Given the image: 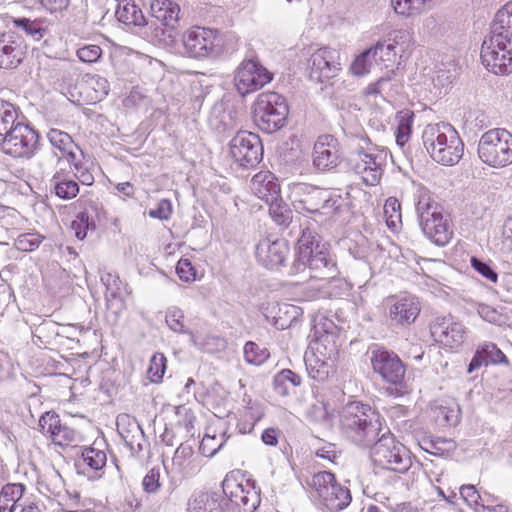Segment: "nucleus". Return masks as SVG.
Segmentation results:
<instances>
[{"label":"nucleus","instance_id":"nucleus-1","mask_svg":"<svg viewBox=\"0 0 512 512\" xmlns=\"http://www.w3.org/2000/svg\"><path fill=\"white\" fill-rule=\"evenodd\" d=\"M483 65L496 75L512 72V1L496 13L481 47Z\"/></svg>","mask_w":512,"mask_h":512},{"label":"nucleus","instance_id":"nucleus-2","mask_svg":"<svg viewBox=\"0 0 512 512\" xmlns=\"http://www.w3.org/2000/svg\"><path fill=\"white\" fill-rule=\"evenodd\" d=\"M340 427L353 443L369 447L386 426H383L380 414L370 406L350 402L340 412Z\"/></svg>","mask_w":512,"mask_h":512},{"label":"nucleus","instance_id":"nucleus-3","mask_svg":"<svg viewBox=\"0 0 512 512\" xmlns=\"http://www.w3.org/2000/svg\"><path fill=\"white\" fill-rule=\"evenodd\" d=\"M414 197L419 224L424 235L437 246L448 244L453 236V230L440 205L422 185L415 186Z\"/></svg>","mask_w":512,"mask_h":512},{"label":"nucleus","instance_id":"nucleus-4","mask_svg":"<svg viewBox=\"0 0 512 512\" xmlns=\"http://www.w3.org/2000/svg\"><path fill=\"white\" fill-rule=\"evenodd\" d=\"M423 144L431 158L445 166L459 162L464 144L457 130L449 123L429 124L422 133Z\"/></svg>","mask_w":512,"mask_h":512},{"label":"nucleus","instance_id":"nucleus-5","mask_svg":"<svg viewBox=\"0 0 512 512\" xmlns=\"http://www.w3.org/2000/svg\"><path fill=\"white\" fill-rule=\"evenodd\" d=\"M297 262L318 272L315 278H332L336 273V264L330 256L328 246L310 228H304L297 242Z\"/></svg>","mask_w":512,"mask_h":512},{"label":"nucleus","instance_id":"nucleus-6","mask_svg":"<svg viewBox=\"0 0 512 512\" xmlns=\"http://www.w3.org/2000/svg\"><path fill=\"white\" fill-rule=\"evenodd\" d=\"M291 197L296 209L315 216L316 222L322 223L338 209L339 196L331 190L307 183H297L292 187Z\"/></svg>","mask_w":512,"mask_h":512},{"label":"nucleus","instance_id":"nucleus-7","mask_svg":"<svg viewBox=\"0 0 512 512\" xmlns=\"http://www.w3.org/2000/svg\"><path fill=\"white\" fill-rule=\"evenodd\" d=\"M369 144L370 141L365 136L351 139L354 151L349 157V165L366 185L374 186L381 178L388 154L385 150L369 147Z\"/></svg>","mask_w":512,"mask_h":512},{"label":"nucleus","instance_id":"nucleus-8","mask_svg":"<svg viewBox=\"0 0 512 512\" xmlns=\"http://www.w3.org/2000/svg\"><path fill=\"white\" fill-rule=\"evenodd\" d=\"M371 444V458L375 465L398 473H405L412 461L409 451L397 442L388 427Z\"/></svg>","mask_w":512,"mask_h":512},{"label":"nucleus","instance_id":"nucleus-9","mask_svg":"<svg viewBox=\"0 0 512 512\" xmlns=\"http://www.w3.org/2000/svg\"><path fill=\"white\" fill-rule=\"evenodd\" d=\"M288 112L283 96L276 92H264L258 95L254 103L253 118L260 130L271 134L285 125Z\"/></svg>","mask_w":512,"mask_h":512},{"label":"nucleus","instance_id":"nucleus-10","mask_svg":"<svg viewBox=\"0 0 512 512\" xmlns=\"http://www.w3.org/2000/svg\"><path fill=\"white\" fill-rule=\"evenodd\" d=\"M481 161L494 168H502L512 163V134L501 128L485 132L478 143Z\"/></svg>","mask_w":512,"mask_h":512},{"label":"nucleus","instance_id":"nucleus-11","mask_svg":"<svg viewBox=\"0 0 512 512\" xmlns=\"http://www.w3.org/2000/svg\"><path fill=\"white\" fill-rule=\"evenodd\" d=\"M310 485L322 504L331 512L341 511L351 502L350 490L337 483L331 472L322 471L315 474Z\"/></svg>","mask_w":512,"mask_h":512},{"label":"nucleus","instance_id":"nucleus-12","mask_svg":"<svg viewBox=\"0 0 512 512\" xmlns=\"http://www.w3.org/2000/svg\"><path fill=\"white\" fill-rule=\"evenodd\" d=\"M5 154L15 158H30L37 149L38 133L28 125L18 122L7 135L0 138Z\"/></svg>","mask_w":512,"mask_h":512},{"label":"nucleus","instance_id":"nucleus-13","mask_svg":"<svg viewBox=\"0 0 512 512\" xmlns=\"http://www.w3.org/2000/svg\"><path fill=\"white\" fill-rule=\"evenodd\" d=\"M272 79L273 74L254 58L244 59L234 76L236 89L242 96L261 89Z\"/></svg>","mask_w":512,"mask_h":512},{"label":"nucleus","instance_id":"nucleus-14","mask_svg":"<svg viewBox=\"0 0 512 512\" xmlns=\"http://www.w3.org/2000/svg\"><path fill=\"white\" fill-rule=\"evenodd\" d=\"M183 45L191 57H215L221 53L220 39L216 30L194 27L183 35Z\"/></svg>","mask_w":512,"mask_h":512},{"label":"nucleus","instance_id":"nucleus-15","mask_svg":"<svg viewBox=\"0 0 512 512\" xmlns=\"http://www.w3.org/2000/svg\"><path fill=\"white\" fill-rule=\"evenodd\" d=\"M230 154L241 167H255L262 159L263 146L258 135L242 131L230 141Z\"/></svg>","mask_w":512,"mask_h":512},{"label":"nucleus","instance_id":"nucleus-16","mask_svg":"<svg viewBox=\"0 0 512 512\" xmlns=\"http://www.w3.org/2000/svg\"><path fill=\"white\" fill-rule=\"evenodd\" d=\"M308 68L310 79L317 83L334 78L341 69L339 51L329 47L316 50L308 60Z\"/></svg>","mask_w":512,"mask_h":512},{"label":"nucleus","instance_id":"nucleus-17","mask_svg":"<svg viewBox=\"0 0 512 512\" xmlns=\"http://www.w3.org/2000/svg\"><path fill=\"white\" fill-rule=\"evenodd\" d=\"M370 360L374 372L382 380L394 386L402 385L406 368L397 354L379 348L372 351Z\"/></svg>","mask_w":512,"mask_h":512},{"label":"nucleus","instance_id":"nucleus-18","mask_svg":"<svg viewBox=\"0 0 512 512\" xmlns=\"http://www.w3.org/2000/svg\"><path fill=\"white\" fill-rule=\"evenodd\" d=\"M313 166L319 171L335 169L341 162L340 145L330 134L320 135L313 148Z\"/></svg>","mask_w":512,"mask_h":512},{"label":"nucleus","instance_id":"nucleus-19","mask_svg":"<svg viewBox=\"0 0 512 512\" xmlns=\"http://www.w3.org/2000/svg\"><path fill=\"white\" fill-rule=\"evenodd\" d=\"M420 303L416 297H392L388 300V319L392 326H408L415 322L420 313Z\"/></svg>","mask_w":512,"mask_h":512},{"label":"nucleus","instance_id":"nucleus-20","mask_svg":"<svg viewBox=\"0 0 512 512\" xmlns=\"http://www.w3.org/2000/svg\"><path fill=\"white\" fill-rule=\"evenodd\" d=\"M310 349L304 357L307 373L315 381L324 382L329 377L338 350L330 353L328 348L314 345Z\"/></svg>","mask_w":512,"mask_h":512},{"label":"nucleus","instance_id":"nucleus-21","mask_svg":"<svg viewBox=\"0 0 512 512\" xmlns=\"http://www.w3.org/2000/svg\"><path fill=\"white\" fill-rule=\"evenodd\" d=\"M27 46L24 40L14 33L0 34V69H15L23 61Z\"/></svg>","mask_w":512,"mask_h":512},{"label":"nucleus","instance_id":"nucleus-22","mask_svg":"<svg viewBox=\"0 0 512 512\" xmlns=\"http://www.w3.org/2000/svg\"><path fill=\"white\" fill-rule=\"evenodd\" d=\"M289 253V247L284 239H262L256 245L255 255L263 266L269 269L280 267Z\"/></svg>","mask_w":512,"mask_h":512},{"label":"nucleus","instance_id":"nucleus-23","mask_svg":"<svg viewBox=\"0 0 512 512\" xmlns=\"http://www.w3.org/2000/svg\"><path fill=\"white\" fill-rule=\"evenodd\" d=\"M119 433L132 455H139L148 445V441L139 423L128 415L117 419Z\"/></svg>","mask_w":512,"mask_h":512},{"label":"nucleus","instance_id":"nucleus-24","mask_svg":"<svg viewBox=\"0 0 512 512\" xmlns=\"http://www.w3.org/2000/svg\"><path fill=\"white\" fill-rule=\"evenodd\" d=\"M223 491L230 501L239 508H242L244 512H254L261 502L259 492L254 487H250L249 484L244 486L225 480L223 482Z\"/></svg>","mask_w":512,"mask_h":512},{"label":"nucleus","instance_id":"nucleus-25","mask_svg":"<svg viewBox=\"0 0 512 512\" xmlns=\"http://www.w3.org/2000/svg\"><path fill=\"white\" fill-rule=\"evenodd\" d=\"M338 333V327L331 319L320 316L315 319L312 333L309 335L312 339L311 345L328 348L330 353L336 351Z\"/></svg>","mask_w":512,"mask_h":512},{"label":"nucleus","instance_id":"nucleus-26","mask_svg":"<svg viewBox=\"0 0 512 512\" xmlns=\"http://www.w3.org/2000/svg\"><path fill=\"white\" fill-rule=\"evenodd\" d=\"M431 331L438 341L450 348L460 346L465 335V329L462 324L450 322L448 319L435 323Z\"/></svg>","mask_w":512,"mask_h":512},{"label":"nucleus","instance_id":"nucleus-27","mask_svg":"<svg viewBox=\"0 0 512 512\" xmlns=\"http://www.w3.org/2000/svg\"><path fill=\"white\" fill-rule=\"evenodd\" d=\"M171 471L181 478H189L199 471V464L191 446L181 444L172 458Z\"/></svg>","mask_w":512,"mask_h":512},{"label":"nucleus","instance_id":"nucleus-28","mask_svg":"<svg viewBox=\"0 0 512 512\" xmlns=\"http://www.w3.org/2000/svg\"><path fill=\"white\" fill-rule=\"evenodd\" d=\"M507 362L508 360L504 353L494 343L485 342L477 348L467 371L472 373L481 366Z\"/></svg>","mask_w":512,"mask_h":512},{"label":"nucleus","instance_id":"nucleus-29","mask_svg":"<svg viewBox=\"0 0 512 512\" xmlns=\"http://www.w3.org/2000/svg\"><path fill=\"white\" fill-rule=\"evenodd\" d=\"M251 189L266 203L279 198L280 188L270 172H259L251 180Z\"/></svg>","mask_w":512,"mask_h":512},{"label":"nucleus","instance_id":"nucleus-30","mask_svg":"<svg viewBox=\"0 0 512 512\" xmlns=\"http://www.w3.org/2000/svg\"><path fill=\"white\" fill-rule=\"evenodd\" d=\"M209 124L219 133L232 130L237 125L236 112L224 103H216L211 110Z\"/></svg>","mask_w":512,"mask_h":512},{"label":"nucleus","instance_id":"nucleus-31","mask_svg":"<svg viewBox=\"0 0 512 512\" xmlns=\"http://www.w3.org/2000/svg\"><path fill=\"white\" fill-rule=\"evenodd\" d=\"M12 23L14 28L36 41L41 40L48 33L50 26L49 20L45 17H37L34 19L13 17Z\"/></svg>","mask_w":512,"mask_h":512},{"label":"nucleus","instance_id":"nucleus-32","mask_svg":"<svg viewBox=\"0 0 512 512\" xmlns=\"http://www.w3.org/2000/svg\"><path fill=\"white\" fill-rule=\"evenodd\" d=\"M25 485L22 483H8L0 492V512H15L23 502Z\"/></svg>","mask_w":512,"mask_h":512},{"label":"nucleus","instance_id":"nucleus-33","mask_svg":"<svg viewBox=\"0 0 512 512\" xmlns=\"http://www.w3.org/2000/svg\"><path fill=\"white\" fill-rule=\"evenodd\" d=\"M151 13L165 26L174 27L179 19L180 7L172 0H152Z\"/></svg>","mask_w":512,"mask_h":512},{"label":"nucleus","instance_id":"nucleus-34","mask_svg":"<svg viewBox=\"0 0 512 512\" xmlns=\"http://www.w3.org/2000/svg\"><path fill=\"white\" fill-rule=\"evenodd\" d=\"M115 16L119 22L127 26L142 27L147 24L141 9L132 0L119 2Z\"/></svg>","mask_w":512,"mask_h":512},{"label":"nucleus","instance_id":"nucleus-35","mask_svg":"<svg viewBox=\"0 0 512 512\" xmlns=\"http://www.w3.org/2000/svg\"><path fill=\"white\" fill-rule=\"evenodd\" d=\"M101 281L106 287V299L108 306H116L117 311H121L124 308L121 280L117 275L105 273L101 276Z\"/></svg>","mask_w":512,"mask_h":512},{"label":"nucleus","instance_id":"nucleus-36","mask_svg":"<svg viewBox=\"0 0 512 512\" xmlns=\"http://www.w3.org/2000/svg\"><path fill=\"white\" fill-rule=\"evenodd\" d=\"M50 182L55 195L63 200L73 199L79 193L78 183L72 179L62 178L59 171L53 174Z\"/></svg>","mask_w":512,"mask_h":512},{"label":"nucleus","instance_id":"nucleus-37","mask_svg":"<svg viewBox=\"0 0 512 512\" xmlns=\"http://www.w3.org/2000/svg\"><path fill=\"white\" fill-rule=\"evenodd\" d=\"M184 318V312L176 306L169 307L165 314V322L168 327L176 333L188 334L190 337V342L193 345H196L197 342L195 334L186 328L184 324Z\"/></svg>","mask_w":512,"mask_h":512},{"label":"nucleus","instance_id":"nucleus-38","mask_svg":"<svg viewBox=\"0 0 512 512\" xmlns=\"http://www.w3.org/2000/svg\"><path fill=\"white\" fill-rule=\"evenodd\" d=\"M301 384V377L289 369H283L277 373L273 380L274 390L281 396H287L290 388Z\"/></svg>","mask_w":512,"mask_h":512},{"label":"nucleus","instance_id":"nucleus-39","mask_svg":"<svg viewBox=\"0 0 512 512\" xmlns=\"http://www.w3.org/2000/svg\"><path fill=\"white\" fill-rule=\"evenodd\" d=\"M18 122L17 108L0 98V138L7 135Z\"/></svg>","mask_w":512,"mask_h":512},{"label":"nucleus","instance_id":"nucleus-40","mask_svg":"<svg viewBox=\"0 0 512 512\" xmlns=\"http://www.w3.org/2000/svg\"><path fill=\"white\" fill-rule=\"evenodd\" d=\"M217 511L215 495L206 492L195 494L188 503L187 512H214Z\"/></svg>","mask_w":512,"mask_h":512},{"label":"nucleus","instance_id":"nucleus-41","mask_svg":"<svg viewBox=\"0 0 512 512\" xmlns=\"http://www.w3.org/2000/svg\"><path fill=\"white\" fill-rule=\"evenodd\" d=\"M432 0H391L397 14L411 16L421 13Z\"/></svg>","mask_w":512,"mask_h":512},{"label":"nucleus","instance_id":"nucleus-42","mask_svg":"<svg viewBox=\"0 0 512 512\" xmlns=\"http://www.w3.org/2000/svg\"><path fill=\"white\" fill-rule=\"evenodd\" d=\"M374 63H377V61L374 60L372 51L369 48L354 59L349 70L354 76L363 77L370 73Z\"/></svg>","mask_w":512,"mask_h":512},{"label":"nucleus","instance_id":"nucleus-43","mask_svg":"<svg viewBox=\"0 0 512 512\" xmlns=\"http://www.w3.org/2000/svg\"><path fill=\"white\" fill-rule=\"evenodd\" d=\"M396 142L403 147L410 139L413 114L410 112H400L397 116Z\"/></svg>","mask_w":512,"mask_h":512},{"label":"nucleus","instance_id":"nucleus-44","mask_svg":"<svg viewBox=\"0 0 512 512\" xmlns=\"http://www.w3.org/2000/svg\"><path fill=\"white\" fill-rule=\"evenodd\" d=\"M269 213L273 220L278 225H289L292 220V212L288 209L286 204L277 198V200L270 201L269 203Z\"/></svg>","mask_w":512,"mask_h":512},{"label":"nucleus","instance_id":"nucleus-45","mask_svg":"<svg viewBox=\"0 0 512 512\" xmlns=\"http://www.w3.org/2000/svg\"><path fill=\"white\" fill-rule=\"evenodd\" d=\"M384 215L386 217V223L389 228L395 230L401 223V205L400 202L390 197L386 200L384 205Z\"/></svg>","mask_w":512,"mask_h":512},{"label":"nucleus","instance_id":"nucleus-46","mask_svg":"<svg viewBox=\"0 0 512 512\" xmlns=\"http://www.w3.org/2000/svg\"><path fill=\"white\" fill-rule=\"evenodd\" d=\"M82 457L83 463L96 471L102 469L107 461L105 452L94 447L85 448Z\"/></svg>","mask_w":512,"mask_h":512},{"label":"nucleus","instance_id":"nucleus-47","mask_svg":"<svg viewBox=\"0 0 512 512\" xmlns=\"http://www.w3.org/2000/svg\"><path fill=\"white\" fill-rule=\"evenodd\" d=\"M47 138L52 144V146L58 149L61 153L68 148H77V145L74 143L72 137L61 130L51 129L47 133Z\"/></svg>","mask_w":512,"mask_h":512},{"label":"nucleus","instance_id":"nucleus-48","mask_svg":"<svg viewBox=\"0 0 512 512\" xmlns=\"http://www.w3.org/2000/svg\"><path fill=\"white\" fill-rule=\"evenodd\" d=\"M395 48L394 43H386L385 41H379L375 46L370 47L373 58L377 62H394L397 55Z\"/></svg>","mask_w":512,"mask_h":512},{"label":"nucleus","instance_id":"nucleus-49","mask_svg":"<svg viewBox=\"0 0 512 512\" xmlns=\"http://www.w3.org/2000/svg\"><path fill=\"white\" fill-rule=\"evenodd\" d=\"M166 370V358L162 353L154 354L150 359L147 374L151 382L158 383L161 381Z\"/></svg>","mask_w":512,"mask_h":512},{"label":"nucleus","instance_id":"nucleus-50","mask_svg":"<svg viewBox=\"0 0 512 512\" xmlns=\"http://www.w3.org/2000/svg\"><path fill=\"white\" fill-rule=\"evenodd\" d=\"M52 441L59 446H68L76 439V432L61 424V420H58V424L56 425V429L52 432L50 437Z\"/></svg>","mask_w":512,"mask_h":512},{"label":"nucleus","instance_id":"nucleus-51","mask_svg":"<svg viewBox=\"0 0 512 512\" xmlns=\"http://www.w3.org/2000/svg\"><path fill=\"white\" fill-rule=\"evenodd\" d=\"M269 356L266 349L260 348L254 342H247L244 346V357L245 360L253 365L262 364Z\"/></svg>","mask_w":512,"mask_h":512},{"label":"nucleus","instance_id":"nucleus-52","mask_svg":"<svg viewBox=\"0 0 512 512\" xmlns=\"http://www.w3.org/2000/svg\"><path fill=\"white\" fill-rule=\"evenodd\" d=\"M43 237L36 233H26L17 237L15 247L19 251L30 252L39 247Z\"/></svg>","mask_w":512,"mask_h":512},{"label":"nucleus","instance_id":"nucleus-53","mask_svg":"<svg viewBox=\"0 0 512 512\" xmlns=\"http://www.w3.org/2000/svg\"><path fill=\"white\" fill-rule=\"evenodd\" d=\"M477 313L483 320L495 325H502L506 320L501 312L487 304H478Z\"/></svg>","mask_w":512,"mask_h":512},{"label":"nucleus","instance_id":"nucleus-54","mask_svg":"<svg viewBox=\"0 0 512 512\" xmlns=\"http://www.w3.org/2000/svg\"><path fill=\"white\" fill-rule=\"evenodd\" d=\"M47 489L54 495H58L64 489V479L58 470L51 468L45 473Z\"/></svg>","mask_w":512,"mask_h":512},{"label":"nucleus","instance_id":"nucleus-55","mask_svg":"<svg viewBox=\"0 0 512 512\" xmlns=\"http://www.w3.org/2000/svg\"><path fill=\"white\" fill-rule=\"evenodd\" d=\"M77 57L84 63H95L102 56V49L98 45H85L76 51Z\"/></svg>","mask_w":512,"mask_h":512},{"label":"nucleus","instance_id":"nucleus-56","mask_svg":"<svg viewBox=\"0 0 512 512\" xmlns=\"http://www.w3.org/2000/svg\"><path fill=\"white\" fill-rule=\"evenodd\" d=\"M61 160L62 157H60L56 152L51 151L42 154L37 159V166L39 167L43 175H49L54 165L60 163Z\"/></svg>","mask_w":512,"mask_h":512},{"label":"nucleus","instance_id":"nucleus-57","mask_svg":"<svg viewBox=\"0 0 512 512\" xmlns=\"http://www.w3.org/2000/svg\"><path fill=\"white\" fill-rule=\"evenodd\" d=\"M59 415L55 412H46L39 419V428L42 434L48 435L51 437L52 432L56 429V425L58 424Z\"/></svg>","mask_w":512,"mask_h":512},{"label":"nucleus","instance_id":"nucleus-58","mask_svg":"<svg viewBox=\"0 0 512 512\" xmlns=\"http://www.w3.org/2000/svg\"><path fill=\"white\" fill-rule=\"evenodd\" d=\"M142 486L147 493H156L160 489V470L152 468L148 471L142 481Z\"/></svg>","mask_w":512,"mask_h":512},{"label":"nucleus","instance_id":"nucleus-59","mask_svg":"<svg viewBox=\"0 0 512 512\" xmlns=\"http://www.w3.org/2000/svg\"><path fill=\"white\" fill-rule=\"evenodd\" d=\"M89 229V217L85 212H81L77 215L76 219L71 223V230L75 236L83 240L87 235Z\"/></svg>","mask_w":512,"mask_h":512},{"label":"nucleus","instance_id":"nucleus-60","mask_svg":"<svg viewBox=\"0 0 512 512\" xmlns=\"http://www.w3.org/2000/svg\"><path fill=\"white\" fill-rule=\"evenodd\" d=\"M470 262L471 266L487 280L493 283L497 282L498 275L489 264L476 257H472Z\"/></svg>","mask_w":512,"mask_h":512},{"label":"nucleus","instance_id":"nucleus-61","mask_svg":"<svg viewBox=\"0 0 512 512\" xmlns=\"http://www.w3.org/2000/svg\"><path fill=\"white\" fill-rule=\"evenodd\" d=\"M459 409L441 406L437 409V418L448 426H455L459 422Z\"/></svg>","mask_w":512,"mask_h":512},{"label":"nucleus","instance_id":"nucleus-62","mask_svg":"<svg viewBox=\"0 0 512 512\" xmlns=\"http://www.w3.org/2000/svg\"><path fill=\"white\" fill-rule=\"evenodd\" d=\"M89 85L96 93V99L100 100L108 95L110 84L108 80L100 75H94L89 79Z\"/></svg>","mask_w":512,"mask_h":512},{"label":"nucleus","instance_id":"nucleus-63","mask_svg":"<svg viewBox=\"0 0 512 512\" xmlns=\"http://www.w3.org/2000/svg\"><path fill=\"white\" fill-rule=\"evenodd\" d=\"M172 205L167 199L161 200L155 209H150L149 216L160 220H167L171 216Z\"/></svg>","mask_w":512,"mask_h":512},{"label":"nucleus","instance_id":"nucleus-64","mask_svg":"<svg viewBox=\"0 0 512 512\" xmlns=\"http://www.w3.org/2000/svg\"><path fill=\"white\" fill-rule=\"evenodd\" d=\"M176 272L180 279L190 281L195 279V269L188 259H180L176 266Z\"/></svg>","mask_w":512,"mask_h":512}]
</instances>
